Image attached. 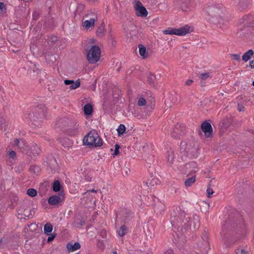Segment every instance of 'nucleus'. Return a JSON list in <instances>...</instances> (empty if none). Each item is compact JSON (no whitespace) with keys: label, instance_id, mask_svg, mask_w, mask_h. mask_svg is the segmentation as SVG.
<instances>
[{"label":"nucleus","instance_id":"nucleus-1","mask_svg":"<svg viewBox=\"0 0 254 254\" xmlns=\"http://www.w3.org/2000/svg\"><path fill=\"white\" fill-rule=\"evenodd\" d=\"M247 230L241 214L236 210L229 212L220 234L222 241L226 247H230L245 237Z\"/></svg>","mask_w":254,"mask_h":254},{"label":"nucleus","instance_id":"nucleus-2","mask_svg":"<svg viewBox=\"0 0 254 254\" xmlns=\"http://www.w3.org/2000/svg\"><path fill=\"white\" fill-rule=\"evenodd\" d=\"M190 217L187 216L180 207H177L171 214L170 221L173 227L181 234H184L189 230L188 223L190 222Z\"/></svg>","mask_w":254,"mask_h":254},{"label":"nucleus","instance_id":"nucleus-3","mask_svg":"<svg viewBox=\"0 0 254 254\" xmlns=\"http://www.w3.org/2000/svg\"><path fill=\"white\" fill-rule=\"evenodd\" d=\"M254 28V17L252 15H246L240 20L236 34L239 37H249L253 34Z\"/></svg>","mask_w":254,"mask_h":254},{"label":"nucleus","instance_id":"nucleus-4","mask_svg":"<svg viewBox=\"0 0 254 254\" xmlns=\"http://www.w3.org/2000/svg\"><path fill=\"white\" fill-rule=\"evenodd\" d=\"M46 111L47 109L45 105L38 104L31 113L25 115V119L27 121L31 122L35 126L38 127L40 125L42 120L45 118Z\"/></svg>","mask_w":254,"mask_h":254},{"label":"nucleus","instance_id":"nucleus-5","mask_svg":"<svg viewBox=\"0 0 254 254\" xmlns=\"http://www.w3.org/2000/svg\"><path fill=\"white\" fill-rule=\"evenodd\" d=\"M221 7L219 4H215L208 6L207 9L208 14L212 17L211 22L219 27H221V25H223V19L221 15L222 10Z\"/></svg>","mask_w":254,"mask_h":254},{"label":"nucleus","instance_id":"nucleus-6","mask_svg":"<svg viewBox=\"0 0 254 254\" xmlns=\"http://www.w3.org/2000/svg\"><path fill=\"white\" fill-rule=\"evenodd\" d=\"M84 145L92 147H100L103 145L102 139L95 130L90 131L83 139Z\"/></svg>","mask_w":254,"mask_h":254},{"label":"nucleus","instance_id":"nucleus-7","mask_svg":"<svg viewBox=\"0 0 254 254\" xmlns=\"http://www.w3.org/2000/svg\"><path fill=\"white\" fill-rule=\"evenodd\" d=\"M57 125L60 127H67V129L71 132L70 133L71 135H74L78 132V125L76 121L67 118H63L57 122Z\"/></svg>","mask_w":254,"mask_h":254},{"label":"nucleus","instance_id":"nucleus-8","mask_svg":"<svg viewBox=\"0 0 254 254\" xmlns=\"http://www.w3.org/2000/svg\"><path fill=\"white\" fill-rule=\"evenodd\" d=\"M101 55V50L97 45L92 46L91 49L87 54V59L90 64H95L97 62Z\"/></svg>","mask_w":254,"mask_h":254},{"label":"nucleus","instance_id":"nucleus-9","mask_svg":"<svg viewBox=\"0 0 254 254\" xmlns=\"http://www.w3.org/2000/svg\"><path fill=\"white\" fill-rule=\"evenodd\" d=\"M201 239L203 241L200 246V251L202 254H207L210 248L209 243L208 241V236L207 232L204 230L201 235Z\"/></svg>","mask_w":254,"mask_h":254},{"label":"nucleus","instance_id":"nucleus-10","mask_svg":"<svg viewBox=\"0 0 254 254\" xmlns=\"http://www.w3.org/2000/svg\"><path fill=\"white\" fill-rule=\"evenodd\" d=\"M186 127L182 124H177L171 131V135L175 139L180 138L186 133Z\"/></svg>","mask_w":254,"mask_h":254},{"label":"nucleus","instance_id":"nucleus-11","mask_svg":"<svg viewBox=\"0 0 254 254\" xmlns=\"http://www.w3.org/2000/svg\"><path fill=\"white\" fill-rule=\"evenodd\" d=\"M64 198L63 191H61L58 195L51 196L48 199V203L51 205H57L61 202Z\"/></svg>","mask_w":254,"mask_h":254},{"label":"nucleus","instance_id":"nucleus-12","mask_svg":"<svg viewBox=\"0 0 254 254\" xmlns=\"http://www.w3.org/2000/svg\"><path fill=\"white\" fill-rule=\"evenodd\" d=\"M136 4L135 5V10L136 14L138 16L146 17L148 12L146 9L143 6L142 4L139 1H135Z\"/></svg>","mask_w":254,"mask_h":254},{"label":"nucleus","instance_id":"nucleus-13","mask_svg":"<svg viewBox=\"0 0 254 254\" xmlns=\"http://www.w3.org/2000/svg\"><path fill=\"white\" fill-rule=\"evenodd\" d=\"M181 149L184 148V151L188 155H192L194 157L196 155L197 149L191 146V145L187 144L185 142H182L180 144Z\"/></svg>","mask_w":254,"mask_h":254},{"label":"nucleus","instance_id":"nucleus-14","mask_svg":"<svg viewBox=\"0 0 254 254\" xmlns=\"http://www.w3.org/2000/svg\"><path fill=\"white\" fill-rule=\"evenodd\" d=\"M201 129L204 133L205 136L207 138L212 136V127L211 124L207 121H204L201 126Z\"/></svg>","mask_w":254,"mask_h":254},{"label":"nucleus","instance_id":"nucleus-15","mask_svg":"<svg viewBox=\"0 0 254 254\" xmlns=\"http://www.w3.org/2000/svg\"><path fill=\"white\" fill-rule=\"evenodd\" d=\"M189 225V228L192 231H195L200 225L199 216L197 215H194L192 218H190V222L188 223Z\"/></svg>","mask_w":254,"mask_h":254},{"label":"nucleus","instance_id":"nucleus-16","mask_svg":"<svg viewBox=\"0 0 254 254\" xmlns=\"http://www.w3.org/2000/svg\"><path fill=\"white\" fill-rule=\"evenodd\" d=\"M23 153H26L29 154H32L33 156H38L40 154L41 152V149L39 146H38L36 144H32L31 147L29 148V150L28 151H26V149H24L21 150Z\"/></svg>","mask_w":254,"mask_h":254},{"label":"nucleus","instance_id":"nucleus-17","mask_svg":"<svg viewBox=\"0 0 254 254\" xmlns=\"http://www.w3.org/2000/svg\"><path fill=\"white\" fill-rule=\"evenodd\" d=\"M64 83L66 85H70V89H75L80 86V79H77L76 81L73 80L65 79Z\"/></svg>","mask_w":254,"mask_h":254},{"label":"nucleus","instance_id":"nucleus-18","mask_svg":"<svg viewBox=\"0 0 254 254\" xmlns=\"http://www.w3.org/2000/svg\"><path fill=\"white\" fill-rule=\"evenodd\" d=\"M190 27L189 25H186L179 29H176V35L179 36H184L190 32Z\"/></svg>","mask_w":254,"mask_h":254},{"label":"nucleus","instance_id":"nucleus-19","mask_svg":"<svg viewBox=\"0 0 254 254\" xmlns=\"http://www.w3.org/2000/svg\"><path fill=\"white\" fill-rule=\"evenodd\" d=\"M232 123L231 118L226 117L223 119L220 123L219 126L221 129H226Z\"/></svg>","mask_w":254,"mask_h":254},{"label":"nucleus","instance_id":"nucleus-20","mask_svg":"<svg viewBox=\"0 0 254 254\" xmlns=\"http://www.w3.org/2000/svg\"><path fill=\"white\" fill-rule=\"evenodd\" d=\"M81 247V245L79 243L76 242L74 244L71 243H68L66 245V248L68 252H73L78 249Z\"/></svg>","mask_w":254,"mask_h":254},{"label":"nucleus","instance_id":"nucleus-21","mask_svg":"<svg viewBox=\"0 0 254 254\" xmlns=\"http://www.w3.org/2000/svg\"><path fill=\"white\" fill-rule=\"evenodd\" d=\"M237 3L238 8L241 10H244L247 8L249 4V0H233Z\"/></svg>","mask_w":254,"mask_h":254},{"label":"nucleus","instance_id":"nucleus-22","mask_svg":"<svg viewBox=\"0 0 254 254\" xmlns=\"http://www.w3.org/2000/svg\"><path fill=\"white\" fill-rule=\"evenodd\" d=\"M105 27V23L103 21L101 25L98 27L97 29L96 30V34L98 37L101 38L104 36L106 32Z\"/></svg>","mask_w":254,"mask_h":254},{"label":"nucleus","instance_id":"nucleus-23","mask_svg":"<svg viewBox=\"0 0 254 254\" xmlns=\"http://www.w3.org/2000/svg\"><path fill=\"white\" fill-rule=\"evenodd\" d=\"M139 49V53L143 59H146L148 56V53L146 51L145 47L142 44H139L138 45Z\"/></svg>","mask_w":254,"mask_h":254},{"label":"nucleus","instance_id":"nucleus-24","mask_svg":"<svg viewBox=\"0 0 254 254\" xmlns=\"http://www.w3.org/2000/svg\"><path fill=\"white\" fill-rule=\"evenodd\" d=\"M166 156L168 162L170 165H172L175 160L174 151L173 149L170 148L169 150H168Z\"/></svg>","mask_w":254,"mask_h":254},{"label":"nucleus","instance_id":"nucleus-25","mask_svg":"<svg viewBox=\"0 0 254 254\" xmlns=\"http://www.w3.org/2000/svg\"><path fill=\"white\" fill-rule=\"evenodd\" d=\"M83 111L86 116L92 115L93 112L92 105L90 103L86 104L83 107Z\"/></svg>","mask_w":254,"mask_h":254},{"label":"nucleus","instance_id":"nucleus-26","mask_svg":"<svg viewBox=\"0 0 254 254\" xmlns=\"http://www.w3.org/2000/svg\"><path fill=\"white\" fill-rule=\"evenodd\" d=\"M254 55V51L253 50L250 49L244 53L242 56V60L245 62H247L251 59V57Z\"/></svg>","mask_w":254,"mask_h":254},{"label":"nucleus","instance_id":"nucleus-27","mask_svg":"<svg viewBox=\"0 0 254 254\" xmlns=\"http://www.w3.org/2000/svg\"><path fill=\"white\" fill-rule=\"evenodd\" d=\"M62 189V185L60 181L55 180L52 184V190L55 192H59Z\"/></svg>","mask_w":254,"mask_h":254},{"label":"nucleus","instance_id":"nucleus-28","mask_svg":"<svg viewBox=\"0 0 254 254\" xmlns=\"http://www.w3.org/2000/svg\"><path fill=\"white\" fill-rule=\"evenodd\" d=\"M165 205L164 204L160 202H159L157 204H156L154 206V211L157 213H161L164 211Z\"/></svg>","mask_w":254,"mask_h":254},{"label":"nucleus","instance_id":"nucleus-29","mask_svg":"<svg viewBox=\"0 0 254 254\" xmlns=\"http://www.w3.org/2000/svg\"><path fill=\"white\" fill-rule=\"evenodd\" d=\"M53 230V226L50 223H47L44 225V233L47 235H50Z\"/></svg>","mask_w":254,"mask_h":254},{"label":"nucleus","instance_id":"nucleus-30","mask_svg":"<svg viewBox=\"0 0 254 254\" xmlns=\"http://www.w3.org/2000/svg\"><path fill=\"white\" fill-rule=\"evenodd\" d=\"M45 59L47 62L50 63H54L56 61V56L55 55L48 53L45 55Z\"/></svg>","mask_w":254,"mask_h":254},{"label":"nucleus","instance_id":"nucleus-31","mask_svg":"<svg viewBox=\"0 0 254 254\" xmlns=\"http://www.w3.org/2000/svg\"><path fill=\"white\" fill-rule=\"evenodd\" d=\"M95 20L94 18H91L89 20H86L83 23V26L86 28H89L92 26H94Z\"/></svg>","mask_w":254,"mask_h":254},{"label":"nucleus","instance_id":"nucleus-32","mask_svg":"<svg viewBox=\"0 0 254 254\" xmlns=\"http://www.w3.org/2000/svg\"><path fill=\"white\" fill-rule=\"evenodd\" d=\"M27 205H28L26 203H23L19 206H18L17 212L19 215H22V214H23V212H25Z\"/></svg>","mask_w":254,"mask_h":254},{"label":"nucleus","instance_id":"nucleus-33","mask_svg":"<svg viewBox=\"0 0 254 254\" xmlns=\"http://www.w3.org/2000/svg\"><path fill=\"white\" fill-rule=\"evenodd\" d=\"M127 231L128 228L127 227L126 225H123L120 227L118 231V234L120 236L123 237L127 233Z\"/></svg>","mask_w":254,"mask_h":254},{"label":"nucleus","instance_id":"nucleus-34","mask_svg":"<svg viewBox=\"0 0 254 254\" xmlns=\"http://www.w3.org/2000/svg\"><path fill=\"white\" fill-rule=\"evenodd\" d=\"M133 217V213L131 212H127L124 216V223H128L132 219Z\"/></svg>","mask_w":254,"mask_h":254},{"label":"nucleus","instance_id":"nucleus-35","mask_svg":"<svg viewBox=\"0 0 254 254\" xmlns=\"http://www.w3.org/2000/svg\"><path fill=\"white\" fill-rule=\"evenodd\" d=\"M195 181V176L188 178L185 182V185L186 187H190Z\"/></svg>","mask_w":254,"mask_h":254},{"label":"nucleus","instance_id":"nucleus-36","mask_svg":"<svg viewBox=\"0 0 254 254\" xmlns=\"http://www.w3.org/2000/svg\"><path fill=\"white\" fill-rule=\"evenodd\" d=\"M156 79V76L152 73H149L147 76V81L150 85H155V80Z\"/></svg>","mask_w":254,"mask_h":254},{"label":"nucleus","instance_id":"nucleus-37","mask_svg":"<svg viewBox=\"0 0 254 254\" xmlns=\"http://www.w3.org/2000/svg\"><path fill=\"white\" fill-rule=\"evenodd\" d=\"M126 127L123 124H121L117 129L119 136H121L125 133L126 132Z\"/></svg>","mask_w":254,"mask_h":254},{"label":"nucleus","instance_id":"nucleus-38","mask_svg":"<svg viewBox=\"0 0 254 254\" xmlns=\"http://www.w3.org/2000/svg\"><path fill=\"white\" fill-rule=\"evenodd\" d=\"M29 170L33 173L37 174L40 172L41 168L38 165H31L30 167Z\"/></svg>","mask_w":254,"mask_h":254},{"label":"nucleus","instance_id":"nucleus-39","mask_svg":"<svg viewBox=\"0 0 254 254\" xmlns=\"http://www.w3.org/2000/svg\"><path fill=\"white\" fill-rule=\"evenodd\" d=\"M27 194L31 197H34L37 195V191L35 189L31 188L27 190Z\"/></svg>","mask_w":254,"mask_h":254},{"label":"nucleus","instance_id":"nucleus-40","mask_svg":"<svg viewBox=\"0 0 254 254\" xmlns=\"http://www.w3.org/2000/svg\"><path fill=\"white\" fill-rule=\"evenodd\" d=\"M188 165H189L190 167H191L192 168V170L190 172L191 174L195 173L196 172L197 165L195 162H190L188 165H187V166Z\"/></svg>","mask_w":254,"mask_h":254},{"label":"nucleus","instance_id":"nucleus-41","mask_svg":"<svg viewBox=\"0 0 254 254\" xmlns=\"http://www.w3.org/2000/svg\"><path fill=\"white\" fill-rule=\"evenodd\" d=\"M158 180L156 178H153L151 180H148L146 182L147 185L149 187L150 186H154L155 185L158 184Z\"/></svg>","mask_w":254,"mask_h":254},{"label":"nucleus","instance_id":"nucleus-42","mask_svg":"<svg viewBox=\"0 0 254 254\" xmlns=\"http://www.w3.org/2000/svg\"><path fill=\"white\" fill-rule=\"evenodd\" d=\"M47 40L48 43L50 42L52 43H54L58 41V37L53 35L48 36Z\"/></svg>","mask_w":254,"mask_h":254},{"label":"nucleus","instance_id":"nucleus-43","mask_svg":"<svg viewBox=\"0 0 254 254\" xmlns=\"http://www.w3.org/2000/svg\"><path fill=\"white\" fill-rule=\"evenodd\" d=\"M176 28H169L164 31V33L165 34L176 35Z\"/></svg>","mask_w":254,"mask_h":254},{"label":"nucleus","instance_id":"nucleus-44","mask_svg":"<svg viewBox=\"0 0 254 254\" xmlns=\"http://www.w3.org/2000/svg\"><path fill=\"white\" fill-rule=\"evenodd\" d=\"M31 211L30 207L28 206L27 205L26 210L24 212H23V214H22V216H25V217H29L30 215H31Z\"/></svg>","mask_w":254,"mask_h":254},{"label":"nucleus","instance_id":"nucleus-45","mask_svg":"<svg viewBox=\"0 0 254 254\" xmlns=\"http://www.w3.org/2000/svg\"><path fill=\"white\" fill-rule=\"evenodd\" d=\"M146 100L143 97H140L139 98V99L138 100L137 104L139 106H142L145 105L146 104Z\"/></svg>","mask_w":254,"mask_h":254},{"label":"nucleus","instance_id":"nucleus-46","mask_svg":"<svg viewBox=\"0 0 254 254\" xmlns=\"http://www.w3.org/2000/svg\"><path fill=\"white\" fill-rule=\"evenodd\" d=\"M230 56L233 60L238 62L241 61V57L240 54H231Z\"/></svg>","mask_w":254,"mask_h":254},{"label":"nucleus","instance_id":"nucleus-47","mask_svg":"<svg viewBox=\"0 0 254 254\" xmlns=\"http://www.w3.org/2000/svg\"><path fill=\"white\" fill-rule=\"evenodd\" d=\"M210 76V74L208 72L202 73L200 75V78L202 80H205Z\"/></svg>","mask_w":254,"mask_h":254},{"label":"nucleus","instance_id":"nucleus-48","mask_svg":"<svg viewBox=\"0 0 254 254\" xmlns=\"http://www.w3.org/2000/svg\"><path fill=\"white\" fill-rule=\"evenodd\" d=\"M120 148V146L119 144H116L115 145V150H114V152L113 154L114 156H117L119 154Z\"/></svg>","mask_w":254,"mask_h":254},{"label":"nucleus","instance_id":"nucleus-49","mask_svg":"<svg viewBox=\"0 0 254 254\" xmlns=\"http://www.w3.org/2000/svg\"><path fill=\"white\" fill-rule=\"evenodd\" d=\"M24 145L23 142H22V143H20V141H19V140L17 138H16L14 141V146H18L19 148H22V147L21 145Z\"/></svg>","mask_w":254,"mask_h":254},{"label":"nucleus","instance_id":"nucleus-50","mask_svg":"<svg viewBox=\"0 0 254 254\" xmlns=\"http://www.w3.org/2000/svg\"><path fill=\"white\" fill-rule=\"evenodd\" d=\"M207 196L208 198L211 197V195L213 193L214 191L213 190L210 188H208L207 189Z\"/></svg>","mask_w":254,"mask_h":254},{"label":"nucleus","instance_id":"nucleus-51","mask_svg":"<svg viewBox=\"0 0 254 254\" xmlns=\"http://www.w3.org/2000/svg\"><path fill=\"white\" fill-rule=\"evenodd\" d=\"M50 235L51 236H49L48 238V239H47V242L48 243H50L51 241H52L55 239V238L56 237L57 234L56 233H53V234Z\"/></svg>","mask_w":254,"mask_h":254},{"label":"nucleus","instance_id":"nucleus-52","mask_svg":"<svg viewBox=\"0 0 254 254\" xmlns=\"http://www.w3.org/2000/svg\"><path fill=\"white\" fill-rule=\"evenodd\" d=\"M248 252L244 249H237L236 251V254H248Z\"/></svg>","mask_w":254,"mask_h":254},{"label":"nucleus","instance_id":"nucleus-53","mask_svg":"<svg viewBox=\"0 0 254 254\" xmlns=\"http://www.w3.org/2000/svg\"><path fill=\"white\" fill-rule=\"evenodd\" d=\"M85 224V221L84 220H80L79 222L76 223V226L77 228H81V226H83Z\"/></svg>","mask_w":254,"mask_h":254},{"label":"nucleus","instance_id":"nucleus-54","mask_svg":"<svg viewBox=\"0 0 254 254\" xmlns=\"http://www.w3.org/2000/svg\"><path fill=\"white\" fill-rule=\"evenodd\" d=\"M238 110L239 112L244 111H245V107H244V106L243 105L239 103L238 105Z\"/></svg>","mask_w":254,"mask_h":254},{"label":"nucleus","instance_id":"nucleus-55","mask_svg":"<svg viewBox=\"0 0 254 254\" xmlns=\"http://www.w3.org/2000/svg\"><path fill=\"white\" fill-rule=\"evenodd\" d=\"M110 41L111 45L113 47H115L116 45L117 44L116 40L112 37H111L110 39Z\"/></svg>","mask_w":254,"mask_h":254},{"label":"nucleus","instance_id":"nucleus-56","mask_svg":"<svg viewBox=\"0 0 254 254\" xmlns=\"http://www.w3.org/2000/svg\"><path fill=\"white\" fill-rule=\"evenodd\" d=\"M9 156L10 158L13 159L16 156V153L14 151H10L9 152Z\"/></svg>","mask_w":254,"mask_h":254},{"label":"nucleus","instance_id":"nucleus-57","mask_svg":"<svg viewBox=\"0 0 254 254\" xmlns=\"http://www.w3.org/2000/svg\"><path fill=\"white\" fill-rule=\"evenodd\" d=\"M32 70H33V72H36L37 73H39V69L38 68H37L35 65H34L33 69H31L29 70V73H31Z\"/></svg>","mask_w":254,"mask_h":254},{"label":"nucleus","instance_id":"nucleus-58","mask_svg":"<svg viewBox=\"0 0 254 254\" xmlns=\"http://www.w3.org/2000/svg\"><path fill=\"white\" fill-rule=\"evenodd\" d=\"M4 9H5L4 3L0 2V12H3Z\"/></svg>","mask_w":254,"mask_h":254},{"label":"nucleus","instance_id":"nucleus-59","mask_svg":"<svg viewBox=\"0 0 254 254\" xmlns=\"http://www.w3.org/2000/svg\"><path fill=\"white\" fill-rule=\"evenodd\" d=\"M193 80L192 79H188L186 82V83L185 84L187 86H190V85L192 82H193Z\"/></svg>","mask_w":254,"mask_h":254},{"label":"nucleus","instance_id":"nucleus-60","mask_svg":"<svg viewBox=\"0 0 254 254\" xmlns=\"http://www.w3.org/2000/svg\"><path fill=\"white\" fill-rule=\"evenodd\" d=\"M249 66L252 68H254V60H252L250 62Z\"/></svg>","mask_w":254,"mask_h":254},{"label":"nucleus","instance_id":"nucleus-61","mask_svg":"<svg viewBox=\"0 0 254 254\" xmlns=\"http://www.w3.org/2000/svg\"><path fill=\"white\" fill-rule=\"evenodd\" d=\"M164 254H174L172 250H168L164 253Z\"/></svg>","mask_w":254,"mask_h":254},{"label":"nucleus","instance_id":"nucleus-62","mask_svg":"<svg viewBox=\"0 0 254 254\" xmlns=\"http://www.w3.org/2000/svg\"><path fill=\"white\" fill-rule=\"evenodd\" d=\"M249 190H250V192L251 193L252 195L254 196V191L253 190H251L249 187L248 188Z\"/></svg>","mask_w":254,"mask_h":254},{"label":"nucleus","instance_id":"nucleus-63","mask_svg":"<svg viewBox=\"0 0 254 254\" xmlns=\"http://www.w3.org/2000/svg\"><path fill=\"white\" fill-rule=\"evenodd\" d=\"M2 125V119H0V128L1 127Z\"/></svg>","mask_w":254,"mask_h":254},{"label":"nucleus","instance_id":"nucleus-64","mask_svg":"<svg viewBox=\"0 0 254 254\" xmlns=\"http://www.w3.org/2000/svg\"><path fill=\"white\" fill-rule=\"evenodd\" d=\"M151 197H152V198L153 199V201H155V198L157 199V198H156V196H154V195H151Z\"/></svg>","mask_w":254,"mask_h":254}]
</instances>
